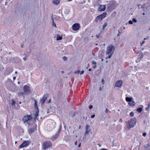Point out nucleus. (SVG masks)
I'll list each match as a JSON object with an SVG mask.
<instances>
[{
  "label": "nucleus",
  "instance_id": "2",
  "mask_svg": "<svg viewBox=\"0 0 150 150\" xmlns=\"http://www.w3.org/2000/svg\"><path fill=\"white\" fill-rule=\"evenodd\" d=\"M116 1L112 0L108 1L107 8V11H112L116 6Z\"/></svg>",
  "mask_w": 150,
  "mask_h": 150
},
{
  "label": "nucleus",
  "instance_id": "41",
  "mask_svg": "<svg viewBox=\"0 0 150 150\" xmlns=\"http://www.w3.org/2000/svg\"><path fill=\"white\" fill-rule=\"evenodd\" d=\"M15 102L13 100L12 102V105H15Z\"/></svg>",
  "mask_w": 150,
  "mask_h": 150
},
{
  "label": "nucleus",
  "instance_id": "12",
  "mask_svg": "<svg viewBox=\"0 0 150 150\" xmlns=\"http://www.w3.org/2000/svg\"><path fill=\"white\" fill-rule=\"evenodd\" d=\"M105 9V5H99V7L98 8V11H103Z\"/></svg>",
  "mask_w": 150,
  "mask_h": 150
},
{
  "label": "nucleus",
  "instance_id": "43",
  "mask_svg": "<svg viewBox=\"0 0 150 150\" xmlns=\"http://www.w3.org/2000/svg\"><path fill=\"white\" fill-rule=\"evenodd\" d=\"M118 34L117 35V36H119L120 35V33H120V31H119V30H118Z\"/></svg>",
  "mask_w": 150,
  "mask_h": 150
},
{
  "label": "nucleus",
  "instance_id": "13",
  "mask_svg": "<svg viewBox=\"0 0 150 150\" xmlns=\"http://www.w3.org/2000/svg\"><path fill=\"white\" fill-rule=\"evenodd\" d=\"M122 83V82L121 81H119L116 82L115 84V86L116 87H121Z\"/></svg>",
  "mask_w": 150,
  "mask_h": 150
},
{
  "label": "nucleus",
  "instance_id": "48",
  "mask_svg": "<svg viewBox=\"0 0 150 150\" xmlns=\"http://www.w3.org/2000/svg\"><path fill=\"white\" fill-rule=\"evenodd\" d=\"M104 81L103 79H102V80H101V82L103 84H104Z\"/></svg>",
  "mask_w": 150,
  "mask_h": 150
},
{
  "label": "nucleus",
  "instance_id": "6",
  "mask_svg": "<svg viewBox=\"0 0 150 150\" xmlns=\"http://www.w3.org/2000/svg\"><path fill=\"white\" fill-rule=\"evenodd\" d=\"M23 90L25 95H28L30 94V88L27 85H25L23 88Z\"/></svg>",
  "mask_w": 150,
  "mask_h": 150
},
{
  "label": "nucleus",
  "instance_id": "52",
  "mask_svg": "<svg viewBox=\"0 0 150 150\" xmlns=\"http://www.w3.org/2000/svg\"><path fill=\"white\" fill-rule=\"evenodd\" d=\"M81 143H80L79 144V145H78V147H80V146H81Z\"/></svg>",
  "mask_w": 150,
  "mask_h": 150
},
{
  "label": "nucleus",
  "instance_id": "53",
  "mask_svg": "<svg viewBox=\"0 0 150 150\" xmlns=\"http://www.w3.org/2000/svg\"><path fill=\"white\" fill-rule=\"evenodd\" d=\"M74 144H75L76 145H77V141H76L74 143Z\"/></svg>",
  "mask_w": 150,
  "mask_h": 150
},
{
  "label": "nucleus",
  "instance_id": "16",
  "mask_svg": "<svg viewBox=\"0 0 150 150\" xmlns=\"http://www.w3.org/2000/svg\"><path fill=\"white\" fill-rule=\"evenodd\" d=\"M62 93L60 92H58V93L57 94V98L58 99H60V98H61L62 96Z\"/></svg>",
  "mask_w": 150,
  "mask_h": 150
},
{
  "label": "nucleus",
  "instance_id": "17",
  "mask_svg": "<svg viewBox=\"0 0 150 150\" xmlns=\"http://www.w3.org/2000/svg\"><path fill=\"white\" fill-rule=\"evenodd\" d=\"M53 3L54 5H57L59 4L60 3V0H55L54 1H53Z\"/></svg>",
  "mask_w": 150,
  "mask_h": 150
},
{
  "label": "nucleus",
  "instance_id": "49",
  "mask_svg": "<svg viewBox=\"0 0 150 150\" xmlns=\"http://www.w3.org/2000/svg\"><path fill=\"white\" fill-rule=\"evenodd\" d=\"M96 67V65H94V66L93 67V68L94 69H95Z\"/></svg>",
  "mask_w": 150,
  "mask_h": 150
},
{
  "label": "nucleus",
  "instance_id": "62",
  "mask_svg": "<svg viewBox=\"0 0 150 150\" xmlns=\"http://www.w3.org/2000/svg\"><path fill=\"white\" fill-rule=\"evenodd\" d=\"M69 1H71L72 0H67Z\"/></svg>",
  "mask_w": 150,
  "mask_h": 150
},
{
  "label": "nucleus",
  "instance_id": "15",
  "mask_svg": "<svg viewBox=\"0 0 150 150\" xmlns=\"http://www.w3.org/2000/svg\"><path fill=\"white\" fill-rule=\"evenodd\" d=\"M38 113H39V110L38 108L37 111H36L35 112V113L34 115L35 119H37V117L38 116Z\"/></svg>",
  "mask_w": 150,
  "mask_h": 150
},
{
  "label": "nucleus",
  "instance_id": "61",
  "mask_svg": "<svg viewBox=\"0 0 150 150\" xmlns=\"http://www.w3.org/2000/svg\"><path fill=\"white\" fill-rule=\"evenodd\" d=\"M7 2H5V5H7Z\"/></svg>",
  "mask_w": 150,
  "mask_h": 150
},
{
  "label": "nucleus",
  "instance_id": "22",
  "mask_svg": "<svg viewBox=\"0 0 150 150\" xmlns=\"http://www.w3.org/2000/svg\"><path fill=\"white\" fill-rule=\"evenodd\" d=\"M59 134L57 133L55 135L53 136V139H54L57 138L59 135Z\"/></svg>",
  "mask_w": 150,
  "mask_h": 150
},
{
  "label": "nucleus",
  "instance_id": "39",
  "mask_svg": "<svg viewBox=\"0 0 150 150\" xmlns=\"http://www.w3.org/2000/svg\"><path fill=\"white\" fill-rule=\"evenodd\" d=\"M150 108V107L148 106L146 108V110L148 111L149 110Z\"/></svg>",
  "mask_w": 150,
  "mask_h": 150
},
{
  "label": "nucleus",
  "instance_id": "36",
  "mask_svg": "<svg viewBox=\"0 0 150 150\" xmlns=\"http://www.w3.org/2000/svg\"><path fill=\"white\" fill-rule=\"evenodd\" d=\"M75 115V112H73L71 113V116L72 117H73Z\"/></svg>",
  "mask_w": 150,
  "mask_h": 150
},
{
  "label": "nucleus",
  "instance_id": "54",
  "mask_svg": "<svg viewBox=\"0 0 150 150\" xmlns=\"http://www.w3.org/2000/svg\"><path fill=\"white\" fill-rule=\"evenodd\" d=\"M16 79V77H13V81H14V80Z\"/></svg>",
  "mask_w": 150,
  "mask_h": 150
},
{
  "label": "nucleus",
  "instance_id": "27",
  "mask_svg": "<svg viewBox=\"0 0 150 150\" xmlns=\"http://www.w3.org/2000/svg\"><path fill=\"white\" fill-rule=\"evenodd\" d=\"M108 25V23L107 22H105L104 24L102 26V27L103 28H105Z\"/></svg>",
  "mask_w": 150,
  "mask_h": 150
},
{
  "label": "nucleus",
  "instance_id": "26",
  "mask_svg": "<svg viewBox=\"0 0 150 150\" xmlns=\"http://www.w3.org/2000/svg\"><path fill=\"white\" fill-rule=\"evenodd\" d=\"M52 25L53 26H54V27L56 28V25L55 23L54 22V20H53V18H52Z\"/></svg>",
  "mask_w": 150,
  "mask_h": 150
},
{
  "label": "nucleus",
  "instance_id": "60",
  "mask_svg": "<svg viewBox=\"0 0 150 150\" xmlns=\"http://www.w3.org/2000/svg\"><path fill=\"white\" fill-rule=\"evenodd\" d=\"M148 107H150V104H148Z\"/></svg>",
  "mask_w": 150,
  "mask_h": 150
},
{
  "label": "nucleus",
  "instance_id": "55",
  "mask_svg": "<svg viewBox=\"0 0 150 150\" xmlns=\"http://www.w3.org/2000/svg\"><path fill=\"white\" fill-rule=\"evenodd\" d=\"M102 90V88H101V87H100L99 88V90L100 91H101Z\"/></svg>",
  "mask_w": 150,
  "mask_h": 150
},
{
  "label": "nucleus",
  "instance_id": "10",
  "mask_svg": "<svg viewBox=\"0 0 150 150\" xmlns=\"http://www.w3.org/2000/svg\"><path fill=\"white\" fill-rule=\"evenodd\" d=\"M47 95H44L42 99H40V102L41 105H42L45 103V101L47 99Z\"/></svg>",
  "mask_w": 150,
  "mask_h": 150
},
{
  "label": "nucleus",
  "instance_id": "28",
  "mask_svg": "<svg viewBox=\"0 0 150 150\" xmlns=\"http://www.w3.org/2000/svg\"><path fill=\"white\" fill-rule=\"evenodd\" d=\"M62 59L63 61H67V57L65 56H64L62 58Z\"/></svg>",
  "mask_w": 150,
  "mask_h": 150
},
{
  "label": "nucleus",
  "instance_id": "5",
  "mask_svg": "<svg viewBox=\"0 0 150 150\" xmlns=\"http://www.w3.org/2000/svg\"><path fill=\"white\" fill-rule=\"evenodd\" d=\"M52 146L51 142L50 141H46L43 143V149H46L49 147H51Z\"/></svg>",
  "mask_w": 150,
  "mask_h": 150
},
{
  "label": "nucleus",
  "instance_id": "31",
  "mask_svg": "<svg viewBox=\"0 0 150 150\" xmlns=\"http://www.w3.org/2000/svg\"><path fill=\"white\" fill-rule=\"evenodd\" d=\"M90 131V130H86V132H85V135H86L88 134Z\"/></svg>",
  "mask_w": 150,
  "mask_h": 150
},
{
  "label": "nucleus",
  "instance_id": "56",
  "mask_svg": "<svg viewBox=\"0 0 150 150\" xmlns=\"http://www.w3.org/2000/svg\"><path fill=\"white\" fill-rule=\"evenodd\" d=\"M51 99H50L49 100V101H48V103H50L51 102Z\"/></svg>",
  "mask_w": 150,
  "mask_h": 150
},
{
  "label": "nucleus",
  "instance_id": "20",
  "mask_svg": "<svg viewBox=\"0 0 150 150\" xmlns=\"http://www.w3.org/2000/svg\"><path fill=\"white\" fill-rule=\"evenodd\" d=\"M28 131L29 133H32L34 131V128H30L28 130Z\"/></svg>",
  "mask_w": 150,
  "mask_h": 150
},
{
  "label": "nucleus",
  "instance_id": "4",
  "mask_svg": "<svg viewBox=\"0 0 150 150\" xmlns=\"http://www.w3.org/2000/svg\"><path fill=\"white\" fill-rule=\"evenodd\" d=\"M107 15L106 12H104L103 13L100 15L97 16L95 18L94 21L96 22H97L98 21H100L102 19L105 18Z\"/></svg>",
  "mask_w": 150,
  "mask_h": 150
},
{
  "label": "nucleus",
  "instance_id": "35",
  "mask_svg": "<svg viewBox=\"0 0 150 150\" xmlns=\"http://www.w3.org/2000/svg\"><path fill=\"white\" fill-rule=\"evenodd\" d=\"M130 24H133V21H132L129 20L128 22Z\"/></svg>",
  "mask_w": 150,
  "mask_h": 150
},
{
  "label": "nucleus",
  "instance_id": "19",
  "mask_svg": "<svg viewBox=\"0 0 150 150\" xmlns=\"http://www.w3.org/2000/svg\"><path fill=\"white\" fill-rule=\"evenodd\" d=\"M128 104L130 106H134L135 105V103L134 101H132L130 102H129Z\"/></svg>",
  "mask_w": 150,
  "mask_h": 150
},
{
  "label": "nucleus",
  "instance_id": "11",
  "mask_svg": "<svg viewBox=\"0 0 150 150\" xmlns=\"http://www.w3.org/2000/svg\"><path fill=\"white\" fill-rule=\"evenodd\" d=\"M13 69L11 68H7L5 71L6 75H8L10 74L12 71Z\"/></svg>",
  "mask_w": 150,
  "mask_h": 150
},
{
  "label": "nucleus",
  "instance_id": "44",
  "mask_svg": "<svg viewBox=\"0 0 150 150\" xmlns=\"http://www.w3.org/2000/svg\"><path fill=\"white\" fill-rule=\"evenodd\" d=\"M95 117V115L93 114V115H91V118H93Z\"/></svg>",
  "mask_w": 150,
  "mask_h": 150
},
{
  "label": "nucleus",
  "instance_id": "51",
  "mask_svg": "<svg viewBox=\"0 0 150 150\" xmlns=\"http://www.w3.org/2000/svg\"><path fill=\"white\" fill-rule=\"evenodd\" d=\"M104 28H102V30H101L100 32H102V31H104Z\"/></svg>",
  "mask_w": 150,
  "mask_h": 150
},
{
  "label": "nucleus",
  "instance_id": "8",
  "mask_svg": "<svg viewBox=\"0 0 150 150\" xmlns=\"http://www.w3.org/2000/svg\"><path fill=\"white\" fill-rule=\"evenodd\" d=\"M30 143V142L29 141H25L19 147L20 148H23L24 147L27 146L28 145H29Z\"/></svg>",
  "mask_w": 150,
  "mask_h": 150
},
{
  "label": "nucleus",
  "instance_id": "58",
  "mask_svg": "<svg viewBox=\"0 0 150 150\" xmlns=\"http://www.w3.org/2000/svg\"><path fill=\"white\" fill-rule=\"evenodd\" d=\"M100 150H108L107 149H103Z\"/></svg>",
  "mask_w": 150,
  "mask_h": 150
},
{
  "label": "nucleus",
  "instance_id": "64",
  "mask_svg": "<svg viewBox=\"0 0 150 150\" xmlns=\"http://www.w3.org/2000/svg\"><path fill=\"white\" fill-rule=\"evenodd\" d=\"M18 83L19 84L20 83V82L19 81H18Z\"/></svg>",
  "mask_w": 150,
  "mask_h": 150
},
{
  "label": "nucleus",
  "instance_id": "18",
  "mask_svg": "<svg viewBox=\"0 0 150 150\" xmlns=\"http://www.w3.org/2000/svg\"><path fill=\"white\" fill-rule=\"evenodd\" d=\"M84 71L83 70H82V71H81H81H80V70H78L77 71H75L74 72V73H75V74H76V73H78V74H80V75H81L82 74H83L84 73Z\"/></svg>",
  "mask_w": 150,
  "mask_h": 150
},
{
  "label": "nucleus",
  "instance_id": "45",
  "mask_svg": "<svg viewBox=\"0 0 150 150\" xmlns=\"http://www.w3.org/2000/svg\"><path fill=\"white\" fill-rule=\"evenodd\" d=\"M145 42L144 40L142 41V42L141 43V45L142 46V45L145 43Z\"/></svg>",
  "mask_w": 150,
  "mask_h": 150
},
{
  "label": "nucleus",
  "instance_id": "47",
  "mask_svg": "<svg viewBox=\"0 0 150 150\" xmlns=\"http://www.w3.org/2000/svg\"><path fill=\"white\" fill-rule=\"evenodd\" d=\"M96 36L97 38H99V35H96Z\"/></svg>",
  "mask_w": 150,
  "mask_h": 150
},
{
  "label": "nucleus",
  "instance_id": "21",
  "mask_svg": "<svg viewBox=\"0 0 150 150\" xmlns=\"http://www.w3.org/2000/svg\"><path fill=\"white\" fill-rule=\"evenodd\" d=\"M62 39V36H60L59 35H58L57 37V40H60Z\"/></svg>",
  "mask_w": 150,
  "mask_h": 150
},
{
  "label": "nucleus",
  "instance_id": "14",
  "mask_svg": "<svg viewBox=\"0 0 150 150\" xmlns=\"http://www.w3.org/2000/svg\"><path fill=\"white\" fill-rule=\"evenodd\" d=\"M127 102H132L133 100V98L132 97H126L125 98Z\"/></svg>",
  "mask_w": 150,
  "mask_h": 150
},
{
  "label": "nucleus",
  "instance_id": "7",
  "mask_svg": "<svg viewBox=\"0 0 150 150\" xmlns=\"http://www.w3.org/2000/svg\"><path fill=\"white\" fill-rule=\"evenodd\" d=\"M31 119L32 117L31 116V115H26L23 119V122H25L28 120H30Z\"/></svg>",
  "mask_w": 150,
  "mask_h": 150
},
{
  "label": "nucleus",
  "instance_id": "30",
  "mask_svg": "<svg viewBox=\"0 0 150 150\" xmlns=\"http://www.w3.org/2000/svg\"><path fill=\"white\" fill-rule=\"evenodd\" d=\"M130 116L131 117H133L134 115V113L133 112H131L129 114Z\"/></svg>",
  "mask_w": 150,
  "mask_h": 150
},
{
  "label": "nucleus",
  "instance_id": "9",
  "mask_svg": "<svg viewBox=\"0 0 150 150\" xmlns=\"http://www.w3.org/2000/svg\"><path fill=\"white\" fill-rule=\"evenodd\" d=\"M80 27V25L78 23H76L74 24L72 26V29L74 30H78Z\"/></svg>",
  "mask_w": 150,
  "mask_h": 150
},
{
  "label": "nucleus",
  "instance_id": "57",
  "mask_svg": "<svg viewBox=\"0 0 150 150\" xmlns=\"http://www.w3.org/2000/svg\"><path fill=\"white\" fill-rule=\"evenodd\" d=\"M114 13L115 14H116V12H115V11L114 12L112 13V15L113 14H114Z\"/></svg>",
  "mask_w": 150,
  "mask_h": 150
},
{
  "label": "nucleus",
  "instance_id": "3",
  "mask_svg": "<svg viewBox=\"0 0 150 150\" xmlns=\"http://www.w3.org/2000/svg\"><path fill=\"white\" fill-rule=\"evenodd\" d=\"M136 118H132L130 121L126 122V125L127 126L128 128L129 129L134 127L136 125Z\"/></svg>",
  "mask_w": 150,
  "mask_h": 150
},
{
  "label": "nucleus",
  "instance_id": "59",
  "mask_svg": "<svg viewBox=\"0 0 150 150\" xmlns=\"http://www.w3.org/2000/svg\"><path fill=\"white\" fill-rule=\"evenodd\" d=\"M91 71V69H88V71Z\"/></svg>",
  "mask_w": 150,
  "mask_h": 150
},
{
  "label": "nucleus",
  "instance_id": "42",
  "mask_svg": "<svg viewBox=\"0 0 150 150\" xmlns=\"http://www.w3.org/2000/svg\"><path fill=\"white\" fill-rule=\"evenodd\" d=\"M145 5L144 4L142 6V8H144L145 7Z\"/></svg>",
  "mask_w": 150,
  "mask_h": 150
},
{
  "label": "nucleus",
  "instance_id": "38",
  "mask_svg": "<svg viewBox=\"0 0 150 150\" xmlns=\"http://www.w3.org/2000/svg\"><path fill=\"white\" fill-rule=\"evenodd\" d=\"M146 132H144L142 134V135L144 137H145L146 136Z\"/></svg>",
  "mask_w": 150,
  "mask_h": 150
},
{
  "label": "nucleus",
  "instance_id": "63",
  "mask_svg": "<svg viewBox=\"0 0 150 150\" xmlns=\"http://www.w3.org/2000/svg\"><path fill=\"white\" fill-rule=\"evenodd\" d=\"M15 73L17 74V71H16L15 72Z\"/></svg>",
  "mask_w": 150,
  "mask_h": 150
},
{
  "label": "nucleus",
  "instance_id": "23",
  "mask_svg": "<svg viewBox=\"0 0 150 150\" xmlns=\"http://www.w3.org/2000/svg\"><path fill=\"white\" fill-rule=\"evenodd\" d=\"M18 94L19 96H24L25 94L24 92H19Z\"/></svg>",
  "mask_w": 150,
  "mask_h": 150
},
{
  "label": "nucleus",
  "instance_id": "40",
  "mask_svg": "<svg viewBox=\"0 0 150 150\" xmlns=\"http://www.w3.org/2000/svg\"><path fill=\"white\" fill-rule=\"evenodd\" d=\"M93 108V106L92 105H90L89 106V108L90 109H92Z\"/></svg>",
  "mask_w": 150,
  "mask_h": 150
},
{
  "label": "nucleus",
  "instance_id": "1",
  "mask_svg": "<svg viewBox=\"0 0 150 150\" xmlns=\"http://www.w3.org/2000/svg\"><path fill=\"white\" fill-rule=\"evenodd\" d=\"M114 50L115 48L113 45L112 44L109 45L107 47L105 52L106 54L108 55V56L107 57H106L105 59H107L108 58H110L113 54Z\"/></svg>",
  "mask_w": 150,
  "mask_h": 150
},
{
  "label": "nucleus",
  "instance_id": "29",
  "mask_svg": "<svg viewBox=\"0 0 150 150\" xmlns=\"http://www.w3.org/2000/svg\"><path fill=\"white\" fill-rule=\"evenodd\" d=\"M90 127V126L87 125L86 126V130H89L88 129Z\"/></svg>",
  "mask_w": 150,
  "mask_h": 150
},
{
  "label": "nucleus",
  "instance_id": "33",
  "mask_svg": "<svg viewBox=\"0 0 150 150\" xmlns=\"http://www.w3.org/2000/svg\"><path fill=\"white\" fill-rule=\"evenodd\" d=\"M34 101H35V107L36 108H37V101L35 100H34Z\"/></svg>",
  "mask_w": 150,
  "mask_h": 150
},
{
  "label": "nucleus",
  "instance_id": "50",
  "mask_svg": "<svg viewBox=\"0 0 150 150\" xmlns=\"http://www.w3.org/2000/svg\"><path fill=\"white\" fill-rule=\"evenodd\" d=\"M24 47V46L23 45H21V47L22 48H23Z\"/></svg>",
  "mask_w": 150,
  "mask_h": 150
},
{
  "label": "nucleus",
  "instance_id": "34",
  "mask_svg": "<svg viewBox=\"0 0 150 150\" xmlns=\"http://www.w3.org/2000/svg\"><path fill=\"white\" fill-rule=\"evenodd\" d=\"M24 55H25V57H24L23 59L24 61H25L27 59V55L25 54H24Z\"/></svg>",
  "mask_w": 150,
  "mask_h": 150
},
{
  "label": "nucleus",
  "instance_id": "25",
  "mask_svg": "<svg viewBox=\"0 0 150 150\" xmlns=\"http://www.w3.org/2000/svg\"><path fill=\"white\" fill-rule=\"evenodd\" d=\"M61 128H62V125H60V126H59V128L58 131H57V133L59 134V133L61 131Z\"/></svg>",
  "mask_w": 150,
  "mask_h": 150
},
{
  "label": "nucleus",
  "instance_id": "46",
  "mask_svg": "<svg viewBox=\"0 0 150 150\" xmlns=\"http://www.w3.org/2000/svg\"><path fill=\"white\" fill-rule=\"evenodd\" d=\"M108 109L107 108H106V109H105V112L106 113H107L108 112Z\"/></svg>",
  "mask_w": 150,
  "mask_h": 150
},
{
  "label": "nucleus",
  "instance_id": "24",
  "mask_svg": "<svg viewBox=\"0 0 150 150\" xmlns=\"http://www.w3.org/2000/svg\"><path fill=\"white\" fill-rule=\"evenodd\" d=\"M142 108H138L137 111L139 112L140 113L142 111Z\"/></svg>",
  "mask_w": 150,
  "mask_h": 150
},
{
  "label": "nucleus",
  "instance_id": "32",
  "mask_svg": "<svg viewBox=\"0 0 150 150\" xmlns=\"http://www.w3.org/2000/svg\"><path fill=\"white\" fill-rule=\"evenodd\" d=\"M132 21L133 22H135V23H136L137 22L136 19L135 18H133L132 19Z\"/></svg>",
  "mask_w": 150,
  "mask_h": 150
},
{
  "label": "nucleus",
  "instance_id": "37",
  "mask_svg": "<svg viewBox=\"0 0 150 150\" xmlns=\"http://www.w3.org/2000/svg\"><path fill=\"white\" fill-rule=\"evenodd\" d=\"M92 63L93 64H94L95 65H96V62L95 61H92Z\"/></svg>",
  "mask_w": 150,
  "mask_h": 150
}]
</instances>
